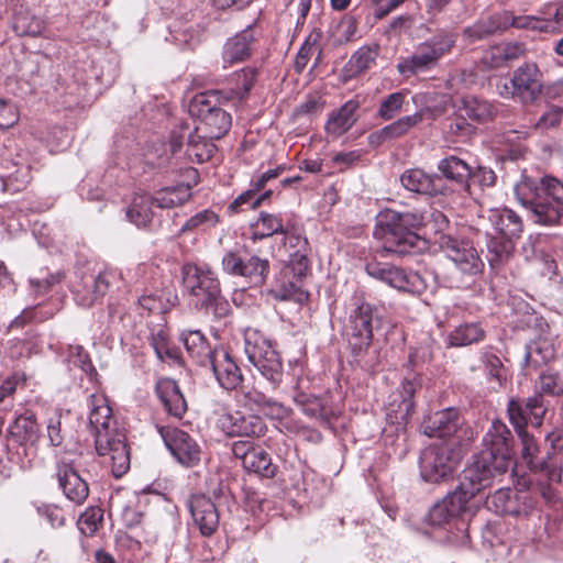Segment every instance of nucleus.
I'll use <instances>...</instances> for the list:
<instances>
[{
	"label": "nucleus",
	"instance_id": "1",
	"mask_svg": "<svg viewBox=\"0 0 563 563\" xmlns=\"http://www.w3.org/2000/svg\"><path fill=\"white\" fill-rule=\"evenodd\" d=\"M244 352L249 362L265 379L266 386L260 384L242 390L243 401L252 409H258L272 419L283 420L289 416V409L275 395L284 380V365L279 353L272 342L256 330L247 329L244 334Z\"/></svg>",
	"mask_w": 563,
	"mask_h": 563
},
{
	"label": "nucleus",
	"instance_id": "2",
	"mask_svg": "<svg viewBox=\"0 0 563 563\" xmlns=\"http://www.w3.org/2000/svg\"><path fill=\"white\" fill-rule=\"evenodd\" d=\"M88 426L95 438V448L100 456H108L111 473L120 478L130 468V452L124 433L118 428L112 409L101 394H91L87 399Z\"/></svg>",
	"mask_w": 563,
	"mask_h": 563
},
{
	"label": "nucleus",
	"instance_id": "3",
	"mask_svg": "<svg viewBox=\"0 0 563 563\" xmlns=\"http://www.w3.org/2000/svg\"><path fill=\"white\" fill-rule=\"evenodd\" d=\"M548 411V404L541 395H532L526 400L510 399L507 405V413L521 443V457L531 471H547L551 482H561L563 460L558 465L551 466L539 456L540 448L536 438L527 431V423L539 427Z\"/></svg>",
	"mask_w": 563,
	"mask_h": 563
},
{
	"label": "nucleus",
	"instance_id": "4",
	"mask_svg": "<svg viewBox=\"0 0 563 563\" xmlns=\"http://www.w3.org/2000/svg\"><path fill=\"white\" fill-rule=\"evenodd\" d=\"M518 202L530 212L536 224L551 227L563 219V181L544 175H523L515 186Z\"/></svg>",
	"mask_w": 563,
	"mask_h": 563
},
{
	"label": "nucleus",
	"instance_id": "5",
	"mask_svg": "<svg viewBox=\"0 0 563 563\" xmlns=\"http://www.w3.org/2000/svg\"><path fill=\"white\" fill-rule=\"evenodd\" d=\"M424 219L420 212L385 209L376 216L373 235L382 242L385 252L405 255L422 242L416 230L422 227Z\"/></svg>",
	"mask_w": 563,
	"mask_h": 563
},
{
	"label": "nucleus",
	"instance_id": "6",
	"mask_svg": "<svg viewBox=\"0 0 563 563\" xmlns=\"http://www.w3.org/2000/svg\"><path fill=\"white\" fill-rule=\"evenodd\" d=\"M424 219L420 212L385 209L376 216L373 235L382 242L385 252L405 255L422 242L416 230L422 227Z\"/></svg>",
	"mask_w": 563,
	"mask_h": 563
},
{
	"label": "nucleus",
	"instance_id": "7",
	"mask_svg": "<svg viewBox=\"0 0 563 563\" xmlns=\"http://www.w3.org/2000/svg\"><path fill=\"white\" fill-rule=\"evenodd\" d=\"M488 221L494 230V233H486L488 262L492 267H496L512 255L516 242L523 232V221L508 208L490 209Z\"/></svg>",
	"mask_w": 563,
	"mask_h": 563
},
{
	"label": "nucleus",
	"instance_id": "8",
	"mask_svg": "<svg viewBox=\"0 0 563 563\" xmlns=\"http://www.w3.org/2000/svg\"><path fill=\"white\" fill-rule=\"evenodd\" d=\"M185 289L197 299L207 311L223 318L230 313V303L221 295L220 282L206 265L186 264L183 267Z\"/></svg>",
	"mask_w": 563,
	"mask_h": 563
},
{
	"label": "nucleus",
	"instance_id": "9",
	"mask_svg": "<svg viewBox=\"0 0 563 563\" xmlns=\"http://www.w3.org/2000/svg\"><path fill=\"white\" fill-rule=\"evenodd\" d=\"M383 322L382 311L369 302H355L349 308L343 333L353 355L360 356L367 352L374 331L380 329Z\"/></svg>",
	"mask_w": 563,
	"mask_h": 563
},
{
	"label": "nucleus",
	"instance_id": "10",
	"mask_svg": "<svg viewBox=\"0 0 563 563\" xmlns=\"http://www.w3.org/2000/svg\"><path fill=\"white\" fill-rule=\"evenodd\" d=\"M456 42L455 33L439 30L429 40L420 43L412 55L402 57L397 64V70L405 77L429 71L438 66L439 60L451 52Z\"/></svg>",
	"mask_w": 563,
	"mask_h": 563
},
{
	"label": "nucleus",
	"instance_id": "11",
	"mask_svg": "<svg viewBox=\"0 0 563 563\" xmlns=\"http://www.w3.org/2000/svg\"><path fill=\"white\" fill-rule=\"evenodd\" d=\"M463 453L456 442L431 444L424 448L419 457L420 476L428 483H442L453 477Z\"/></svg>",
	"mask_w": 563,
	"mask_h": 563
},
{
	"label": "nucleus",
	"instance_id": "12",
	"mask_svg": "<svg viewBox=\"0 0 563 563\" xmlns=\"http://www.w3.org/2000/svg\"><path fill=\"white\" fill-rule=\"evenodd\" d=\"M213 95L200 93L189 102L188 111L199 120L197 132L206 133L209 139H221L231 128L232 119L229 112L218 107Z\"/></svg>",
	"mask_w": 563,
	"mask_h": 563
},
{
	"label": "nucleus",
	"instance_id": "13",
	"mask_svg": "<svg viewBox=\"0 0 563 563\" xmlns=\"http://www.w3.org/2000/svg\"><path fill=\"white\" fill-rule=\"evenodd\" d=\"M490 453H477L473 462L467 465L456 487L470 500L478 493L489 487L495 478L504 475L508 470H495L496 461L492 460Z\"/></svg>",
	"mask_w": 563,
	"mask_h": 563
},
{
	"label": "nucleus",
	"instance_id": "14",
	"mask_svg": "<svg viewBox=\"0 0 563 563\" xmlns=\"http://www.w3.org/2000/svg\"><path fill=\"white\" fill-rule=\"evenodd\" d=\"M366 273L382 283L404 292L419 294L426 288L422 277L390 263L373 260L365 265Z\"/></svg>",
	"mask_w": 563,
	"mask_h": 563
},
{
	"label": "nucleus",
	"instance_id": "15",
	"mask_svg": "<svg viewBox=\"0 0 563 563\" xmlns=\"http://www.w3.org/2000/svg\"><path fill=\"white\" fill-rule=\"evenodd\" d=\"M536 504V497L528 489L500 488L486 499V507L489 510L509 516H529Z\"/></svg>",
	"mask_w": 563,
	"mask_h": 563
},
{
	"label": "nucleus",
	"instance_id": "16",
	"mask_svg": "<svg viewBox=\"0 0 563 563\" xmlns=\"http://www.w3.org/2000/svg\"><path fill=\"white\" fill-rule=\"evenodd\" d=\"M541 89L542 74L540 69L534 63H526L514 71L509 85L507 82L504 85L500 95L517 97L523 103H531L541 93Z\"/></svg>",
	"mask_w": 563,
	"mask_h": 563
},
{
	"label": "nucleus",
	"instance_id": "17",
	"mask_svg": "<svg viewBox=\"0 0 563 563\" xmlns=\"http://www.w3.org/2000/svg\"><path fill=\"white\" fill-rule=\"evenodd\" d=\"M479 453H490L496 461L495 470H509L512 463V435L508 427L500 420L492 422L482 440Z\"/></svg>",
	"mask_w": 563,
	"mask_h": 563
},
{
	"label": "nucleus",
	"instance_id": "18",
	"mask_svg": "<svg viewBox=\"0 0 563 563\" xmlns=\"http://www.w3.org/2000/svg\"><path fill=\"white\" fill-rule=\"evenodd\" d=\"M441 247L445 256L463 275L475 276L482 273L484 262L479 257L477 250L470 242L457 240L451 235H443L441 238Z\"/></svg>",
	"mask_w": 563,
	"mask_h": 563
},
{
	"label": "nucleus",
	"instance_id": "19",
	"mask_svg": "<svg viewBox=\"0 0 563 563\" xmlns=\"http://www.w3.org/2000/svg\"><path fill=\"white\" fill-rule=\"evenodd\" d=\"M81 455L76 459L63 457L57 466V479L64 495L76 505H81L89 495V487L86 479L78 473Z\"/></svg>",
	"mask_w": 563,
	"mask_h": 563
},
{
	"label": "nucleus",
	"instance_id": "20",
	"mask_svg": "<svg viewBox=\"0 0 563 563\" xmlns=\"http://www.w3.org/2000/svg\"><path fill=\"white\" fill-rule=\"evenodd\" d=\"M161 434L165 445L178 463L186 467H192L200 462V446L187 432L177 428H162Z\"/></svg>",
	"mask_w": 563,
	"mask_h": 563
},
{
	"label": "nucleus",
	"instance_id": "21",
	"mask_svg": "<svg viewBox=\"0 0 563 563\" xmlns=\"http://www.w3.org/2000/svg\"><path fill=\"white\" fill-rule=\"evenodd\" d=\"M218 426L229 437H262L267 430L261 417L244 415L240 411L221 415Z\"/></svg>",
	"mask_w": 563,
	"mask_h": 563
},
{
	"label": "nucleus",
	"instance_id": "22",
	"mask_svg": "<svg viewBox=\"0 0 563 563\" xmlns=\"http://www.w3.org/2000/svg\"><path fill=\"white\" fill-rule=\"evenodd\" d=\"M220 385L225 390H235L243 383V375L236 362L223 347L213 349V355L207 362Z\"/></svg>",
	"mask_w": 563,
	"mask_h": 563
},
{
	"label": "nucleus",
	"instance_id": "23",
	"mask_svg": "<svg viewBox=\"0 0 563 563\" xmlns=\"http://www.w3.org/2000/svg\"><path fill=\"white\" fill-rule=\"evenodd\" d=\"M112 272H102L98 275H85L81 282L74 286V295L78 305L90 307L100 297L104 296L115 279Z\"/></svg>",
	"mask_w": 563,
	"mask_h": 563
},
{
	"label": "nucleus",
	"instance_id": "24",
	"mask_svg": "<svg viewBox=\"0 0 563 563\" xmlns=\"http://www.w3.org/2000/svg\"><path fill=\"white\" fill-rule=\"evenodd\" d=\"M464 423L459 410L446 408L424 419L423 433L430 438H452L457 434Z\"/></svg>",
	"mask_w": 563,
	"mask_h": 563
},
{
	"label": "nucleus",
	"instance_id": "25",
	"mask_svg": "<svg viewBox=\"0 0 563 563\" xmlns=\"http://www.w3.org/2000/svg\"><path fill=\"white\" fill-rule=\"evenodd\" d=\"M468 501L470 499L456 488L431 507L428 512V522L434 527L450 523L465 511Z\"/></svg>",
	"mask_w": 563,
	"mask_h": 563
},
{
	"label": "nucleus",
	"instance_id": "26",
	"mask_svg": "<svg viewBox=\"0 0 563 563\" xmlns=\"http://www.w3.org/2000/svg\"><path fill=\"white\" fill-rule=\"evenodd\" d=\"M194 522L205 537L211 536L219 526V512L213 501L205 495H195L189 500Z\"/></svg>",
	"mask_w": 563,
	"mask_h": 563
},
{
	"label": "nucleus",
	"instance_id": "27",
	"mask_svg": "<svg viewBox=\"0 0 563 563\" xmlns=\"http://www.w3.org/2000/svg\"><path fill=\"white\" fill-rule=\"evenodd\" d=\"M256 42L255 30L247 26L229 37L223 45L222 59L224 66L242 63L251 57Z\"/></svg>",
	"mask_w": 563,
	"mask_h": 563
},
{
	"label": "nucleus",
	"instance_id": "28",
	"mask_svg": "<svg viewBox=\"0 0 563 563\" xmlns=\"http://www.w3.org/2000/svg\"><path fill=\"white\" fill-rule=\"evenodd\" d=\"M400 181L407 190L421 195H444L446 191L441 176L428 175L419 168L406 170Z\"/></svg>",
	"mask_w": 563,
	"mask_h": 563
},
{
	"label": "nucleus",
	"instance_id": "29",
	"mask_svg": "<svg viewBox=\"0 0 563 563\" xmlns=\"http://www.w3.org/2000/svg\"><path fill=\"white\" fill-rule=\"evenodd\" d=\"M423 111H417L413 114L405 115L388 125L373 132L369 136L371 144H382L386 141L396 140L402 137L409 133L411 129L417 126L423 121Z\"/></svg>",
	"mask_w": 563,
	"mask_h": 563
},
{
	"label": "nucleus",
	"instance_id": "30",
	"mask_svg": "<svg viewBox=\"0 0 563 563\" xmlns=\"http://www.w3.org/2000/svg\"><path fill=\"white\" fill-rule=\"evenodd\" d=\"M416 393V378L406 379L401 385V390L387 408V417L391 422L398 424L406 423L413 412L415 401L412 397Z\"/></svg>",
	"mask_w": 563,
	"mask_h": 563
},
{
	"label": "nucleus",
	"instance_id": "31",
	"mask_svg": "<svg viewBox=\"0 0 563 563\" xmlns=\"http://www.w3.org/2000/svg\"><path fill=\"white\" fill-rule=\"evenodd\" d=\"M497 112L498 109L493 102L475 96L463 97L457 106V113L466 115L471 122L477 124L493 121Z\"/></svg>",
	"mask_w": 563,
	"mask_h": 563
},
{
	"label": "nucleus",
	"instance_id": "32",
	"mask_svg": "<svg viewBox=\"0 0 563 563\" xmlns=\"http://www.w3.org/2000/svg\"><path fill=\"white\" fill-rule=\"evenodd\" d=\"M156 394L169 415L176 418L184 416L187 402L174 379L161 378L156 384Z\"/></svg>",
	"mask_w": 563,
	"mask_h": 563
},
{
	"label": "nucleus",
	"instance_id": "33",
	"mask_svg": "<svg viewBox=\"0 0 563 563\" xmlns=\"http://www.w3.org/2000/svg\"><path fill=\"white\" fill-rule=\"evenodd\" d=\"M360 108L357 100H347L339 110L333 111L325 123V131L333 136L347 132L357 121L356 111Z\"/></svg>",
	"mask_w": 563,
	"mask_h": 563
},
{
	"label": "nucleus",
	"instance_id": "34",
	"mask_svg": "<svg viewBox=\"0 0 563 563\" xmlns=\"http://www.w3.org/2000/svg\"><path fill=\"white\" fill-rule=\"evenodd\" d=\"M438 169L441 174V177L455 183L466 190L470 189L472 167L464 159L455 155H450L439 162Z\"/></svg>",
	"mask_w": 563,
	"mask_h": 563
},
{
	"label": "nucleus",
	"instance_id": "35",
	"mask_svg": "<svg viewBox=\"0 0 563 563\" xmlns=\"http://www.w3.org/2000/svg\"><path fill=\"white\" fill-rule=\"evenodd\" d=\"M180 341L194 361L201 366H207V362L213 355V349L210 347L207 339L199 330L181 331Z\"/></svg>",
	"mask_w": 563,
	"mask_h": 563
},
{
	"label": "nucleus",
	"instance_id": "36",
	"mask_svg": "<svg viewBox=\"0 0 563 563\" xmlns=\"http://www.w3.org/2000/svg\"><path fill=\"white\" fill-rule=\"evenodd\" d=\"M510 16L508 14H492L479 19L473 25L464 30V35L471 41L484 40L496 32L504 30L508 26Z\"/></svg>",
	"mask_w": 563,
	"mask_h": 563
},
{
	"label": "nucleus",
	"instance_id": "37",
	"mask_svg": "<svg viewBox=\"0 0 563 563\" xmlns=\"http://www.w3.org/2000/svg\"><path fill=\"white\" fill-rule=\"evenodd\" d=\"M9 433L21 443H35L40 438V426L35 415L29 410L19 415L9 426Z\"/></svg>",
	"mask_w": 563,
	"mask_h": 563
},
{
	"label": "nucleus",
	"instance_id": "38",
	"mask_svg": "<svg viewBox=\"0 0 563 563\" xmlns=\"http://www.w3.org/2000/svg\"><path fill=\"white\" fill-rule=\"evenodd\" d=\"M275 234H288V227L284 224L282 217L265 211L260 212L257 220L252 223V240H263Z\"/></svg>",
	"mask_w": 563,
	"mask_h": 563
},
{
	"label": "nucleus",
	"instance_id": "39",
	"mask_svg": "<svg viewBox=\"0 0 563 563\" xmlns=\"http://www.w3.org/2000/svg\"><path fill=\"white\" fill-rule=\"evenodd\" d=\"M153 206H155V201L151 195H135L130 207L126 209V218L136 227L145 228L154 218Z\"/></svg>",
	"mask_w": 563,
	"mask_h": 563
},
{
	"label": "nucleus",
	"instance_id": "40",
	"mask_svg": "<svg viewBox=\"0 0 563 563\" xmlns=\"http://www.w3.org/2000/svg\"><path fill=\"white\" fill-rule=\"evenodd\" d=\"M485 330L477 322H464L448 334V345L453 347L467 346L483 341Z\"/></svg>",
	"mask_w": 563,
	"mask_h": 563
},
{
	"label": "nucleus",
	"instance_id": "41",
	"mask_svg": "<svg viewBox=\"0 0 563 563\" xmlns=\"http://www.w3.org/2000/svg\"><path fill=\"white\" fill-rule=\"evenodd\" d=\"M2 174V183L5 191L18 192L26 188L31 180V169L27 164L8 162Z\"/></svg>",
	"mask_w": 563,
	"mask_h": 563
},
{
	"label": "nucleus",
	"instance_id": "42",
	"mask_svg": "<svg viewBox=\"0 0 563 563\" xmlns=\"http://www.w3.org/2000/svg\"><path fill=\"white\" fill-rule=\"evenodd\" d=\"M200 133L195 130L187 139L186 155L190 161L197 163L209 161L217 148L212 142L214 139H209L206 133Z\"/></svg>",
	"mask_w": 563,
	"mask_h": 563
},
{
	"label": "nucleus",
	"instance_id": "43",
	"mask_svg": "<svg viewBox=\"0 0 563 563\" xmlns=\"http://www.w3.org/2000/svg\"><path fill=\"white\" fill-rule=\"evenodd\" d=\"M155 206L161 209H172L184 205L191 197V188L180 184L157 190L153 196Z\"/></svg>",
	"mask_w": 563,
	"mask_h": 563
},
{
	"label": "nucleus",
	"instance_id": "44",
	"mask_svg": "<svg viewBox=\"0 0 563 563\" xmlns=\"http://www.w3.org/2000/svg\"><path fill=\"white\" fill-rule=\"evenodd\" d=\"M249 473L261 477L272 478L275 476L277 466L273 464L271 455L261 446H256L243 465Z\"/></svg>",
	"mask_w": 563,
	"mask_h": 563
},
{
	"label": "nucleus",
	"instance_id": "45",
	"mask_svg": "<svg viewBox=\"0 0 563 563\" xmlns=\"http://www.w3.org/2000/svg\"><path fill=\"white\" fill-rule=\"evenodd\" d=\"M148 340L156 356L161 361H170L175 363L180 361V352L177 347L172 345L168 339V333L164 328L159 327L158 329H153Z\"/></svg>",
	"mask_w": 563,
	"mask_h": 563
},
{
	"label": "nucleus",
	"instance_id": "46",
	"mask_svg": "<svg viewBox=\"0 0 563 563\" xmlns=\"http://www.w3.org/2000/svg\"><path fill=\"white\" fill-rule=\"evenodd\" d=\"M271 294L278 300L301 301L303 297L300 279L294 278L292 276H285V269L282 271L279 277L275 280Z\"/></svg>",
	"mask_w": 563,
	"mask_h": 563
},
{
	"label": "nucleus",
	"instance_id": "47",
	"mask_svg": "<svg viewBox=\"0 0 563 563\" xmlns=\"http://www.w3.org/2000/svg\"><path fill=\"white\" fill-rule=\"evenodd\" d=\"M269 273V262L257 255L243 258L241 276L246 278L252 285L261 286L265 283Z\"/></svg>",
	"mask_w": 563,
	"mask_h": 563
},
{
	"label": "nucleus",
	"instance_id": "48",
	"mask_svg": "<svg viewBox=\"0 0 563 563\" xmlns=\"http://www.w3.org/2000/svg\"><path fill=\"white\" fill-rule=\"evenodd\" d=\"M479 360L488 378L501 385L506 379V368L497 351L492 346H486L481 351Z\"/></svg>",
	"mask_w": 563,
	"mask_h": 563
},
{
	"label": "nucleus",
	"instance_id": "49",
	"mask_svg": "<svg viewBox=\"0 0 563 563\" xmlns=\"http://www.w3.org/2000/svg\"><path fill=\"white\" fill-rule=\"evenodd\" d=\"M377 57V49L369 46L360 47L346 64V71L356 77L372 67Z\"/></svg>",
	"mask_w": 563,
	"mask_h": 563
},
{
	"label": "nucleus",
	"instance_id": "50",
	"mask_svg": "<svg viewBox=\"0 0 563 563\" xmlns=\"http://www.w3.org/2000/svg\"><path fill=\"white\" fill-rule=\"evenodd\" d=\"M537 393L534 395H563V378L559 372L547 369L542 372L536 383ZM544 398V397H542ZM545 401V399H543Z\"/></svg>",
	"mask_w": 563,
	"mask_h": 563
},
{
	"label": "nucleus",
	"instance_id": "51",
	"mask_svg": "<svg viewBox=\"0 0 563 563\" xmlns=\"http://www.w3.org/2000/svg\"><path fill=\"white\" fill-rule=\"evenodd\" d=\"M257 77V70L252 67L242 68L232 76V93L243 100L252 90Z\"/></svg>",
	"mask_w": 563,
	"mask_h": 563
},
{
	"label": "nucleus",
	"instance_id": "52",
	"mask_svg": "<svg viewBox=\"0 0 563 563\" xmlns=\"http://www.w3.org/2000/svg\"><path fill=\"white\" fill-rule=\"evenodd\" d=\"M44 29V21L35 15L20 12L14 16L13 30L20 36H37Z\"/></svg>",
	"mask_w": 563,
	"mask_h": 563
},
{
	"label": "nucleus",
	"instance_id": "53",
	"mask_svg": "<svg viewBox=\"0 0 563 563\" xmlns=\"http://www.w3.org/2000/svg\"><path fill=\"white\" fill-rule=\"evenodd\" d=\"M406 100V92L396 91L384 97L377 110V117L384 121L393 120L401 112Z\"/></svg>",
	"mask_w": 563,
	"mask_h": 563
},
{
	"label": "nucleus",
	"instance_id": "54",
	"mask_svg": "<svg viewBox=\"0 0 563 563\" xmlns=\"http://www.w3.org/2000/svg\"><path fill=\"white\" fill-rule=\"evenodd\" d=\"M525 53V46L522 43L512 42L504 43L494 47L490 52L492 59L496 67H500L504 64L518 59Z\"/></svg>",
	"mask_w": 563,
	"mask_h": 563
},
{
	"label": "nucleus",
	"instance_id": "55",
	"mask_svg": "<svg viewBox=\"0 0 563 563\" xmlns=\"http://www.w3.org/2000/svg\"><path fill=\"white\" fill-rule=\"evenodd\" d=\"M218 223V216L211 210H202L190 217L180 228V232L206 231Z\"/></svg>",
	"mask_w": 563,
	"mask_h": 563
},
{
	"label": "nucleus",
	"instance_id": "56",
	"mask_svg": "<svg viewBox=\"0 0 563 563\" xmlns=\"http://www.w3.org/2000/svg\"><path fill=\"white\" fill-rule=\"evenodd\" d=\"M103 511L99 507H89L78 519V527L85 536H92L101 526Z\"/></svg>",
	"mask_w": 563,
	"mask_h": 563
},
{
	"label": "nucleus",
	"instance_id": "57",
	"mask_svg": "<svg viewBox=\"0 0 563 563\" xmlns=\"http://www.w3.org/2000/svg\"><path fill=\"white\" fill-rule=\"evenodd\" d=\"M553 356V351L549 347L545 341L532 342L527 345L525 353V365L537 366L540 363L548 362Z\"/></svg>",
	"mask_w": 563,
	"mask_h": 563
},
{
	"label": "nucleus",
	"instance_id": "58",
	"mask_svg": "<svg viewBox=\"0 0 563 563\" xmlns=\"http://www.w3.org/2000/svg\"><path fill=\"white\" fill-rule=\"evenodd\" d=\"M295 402L310 418L322 419L324 416L322 401L318 397L300 394L295 397Z\"/></svg>",
	"mask_w": 563,
	"mask_h": 563
},
{
	"label": "nucleus",
	"instance_id": "59",
	"mask_svg": "<svg viewBox=\"0 0 563 563\" xmlns=\"http://www.w3.org/2000/svg\"><path fill=\"white\" fill-rule=\"evenodd\" d=\"M432 360V350L429 342H423L419 346L410 349L408 355V366L411 369H418Z\"/></svg>",
	"mask_w": 563,
	"mask_h": 563
},
{
	"label": "nucleus",
	"instance_id": "60",
	"mask_svg": "<svg viewBox=\"0 0 563 563\" xmlns=\"http://www.w3.org/2000/svg\"><path fill=\"white\" fill-rule=\"evenodd\" d=\"M308 268L309 261L307 256L301 252H295L291 254L289 264L284 268L285 276H292L301 280V278L306 276Z\"/></svg>",
	"mask_w": 563,
	"mask_h": 563
},
{
	"label": "nucleus",
	"instance_id": "61",
	"mask_svg": "<svg viewBox=\"0 0 563 563\" xmlns=\"http://www.w3.org/2000/svg\"><path fill=\"white\" fill-rule=\"evenodd\" d=\"M539 14L550 16L558 30L563 31V0H552L543 3L539 9Z\"/></svg>",
	"mask_w": 563,
	"mask_h": 563
},
{
	"label": "nucleus",
	"instance_id": "62",
	"mask_svg": "<svg viewBox=\"0 0 563 563\" xmlns=\"http://www.w3.org/2000/svg\"><path fill=\"white\" fill-rule=\"evenodd\" d=\"M563 109L561 107L551 106L536 122V129L547 131L555 128L562 120Z\"/></svg>",
	"mask_w": 563,
	"mask_h": 563
},
{
	"label": "nucleus",
	"instance_id": "63",
	"mask_svg": "<svg viewBox=\"0 0 563 563\" xmlns=\"http://www.w3.org/2000/svg\"><path fill=\"white\" fill-rule=\"evenodd\" d=\"M255 194H257V191L253 187L242 192L230 203L228 208L229 211L238 213L244 210V207L256 209L258 207V199L255 198Z\"/></svg>",
	"mask_w": 563,
	"mask_h": 563
},
{
	"label": "nucleus",
	"instance_id": "64",
	"mask_svg": "<svg viewBox=\"0 0 563 563\" xmlns=\"http://www.w3.org/2000/svg\"><path fill=\"white\" fill-rule=\"evenodd\" d=\"M64 275L59 272L46 277H32L30 278V285L36 295H44L52 288V286L60 283Z\"/></svg>",
	"mask_w": 563,
	"mask_h": 563
}]
</instances>
